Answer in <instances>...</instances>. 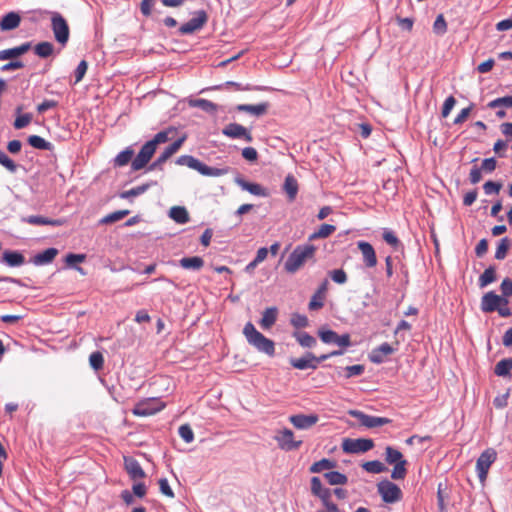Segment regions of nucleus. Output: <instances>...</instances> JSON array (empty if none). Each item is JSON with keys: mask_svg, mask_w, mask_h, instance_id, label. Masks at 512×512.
Here are the masks:
<instances>
[{"mask_svg": "<svg viewBox=\"0 0 512 512\" xmlns=\"http://www.w3.org/2000/svg\"><path fill=\"white\" fill-rule=\"evenodd\" d=\"M173 128H169L167 130H163L158 132L154 135V137L146 142L142 148L140 149L139 153L136 155V157L132 160L131 168L133 171H138L144 168L151 158L153 157L157 146L159 144L166 143L170 137L169 135L174 133Z\"/></svg>", "mask_w": 512, "mask_h": 512, "instance_id": "obj_1", "label": "nucleus"}, {"mask_svg": "<svg viewBox=\"0 0 512 512\" xmlns=\"http://www.w3.org/2000/svg\"><path fill=\"white\" fill-rule=\"evenodd\" d=\"M316 247L312 244L298 245L289 255L284 264V269L287 273H296L303 265L314 258Z\"/></svg>", "mask_w": 512, "mask_h": 512, "instance_id": "obj_2", "label": "nucleus"}, {"mask_svg": "<svg viewBox=\"0 0 512 512\" xmlns=\"http://www.w3.org/2000/svg\"><path fill=\"white\" fill-rule=\"evenodd\" d=\"M243 334L245 335L248 343L254 346L258 351L269 356L274 355V342L260 333L251 322L246 323L243 329Z\"/></svg>", "mask_w": 512, "mask_h": 512, "instance_id": "obj_3", "label": "nucleus"}, {"mask_svg": "<svg viewBox=\"0 0 512 512\" xmlns=\"http://www.w3.org/2000/svg\"><path fill=\"white\" fill-rule=\"evenodd\" d=\"M176 164L180 166H187L191 169L198 171L204 176L219 177L225 175L228 170L207 166L200 162L198 159L191 155H182L177 158Z\"/></svg>", "mask_w": 512, "mask_h": 512, "instance_id": "obj_4", "label": "nucleus"}, {"mask_svg": "<svg viewBox=\"0 0 512 512\" xmlns=\"http://www.w3.org/2000/svg\"><path fill=\"white\" fill-rule=\"evenodd\" d=\"M385 461L388 464H393L394 468L391 473V478L394 480H403L407 475V461L403 458V454L391 447L387 446L385 449Z\"/></svg>", "mask_w": 512, "mask_h": 512, "instance_id": "obj_5", "label": "nucleus"}, {"mask_svg": "<svg viewBox=\"0 0 512 512\" xmlns=\"http://www.w3.org/2000/svg\"><path fill=\"white\" fill-rule=\"evenodd\" d=\"M51 29L55 40L62 46H65L70 37V28L66 19L58 12L52 13Z\"/></svg>", "mask_w": 512, "mask_h": 512, "instance_id": "obj_6", "label": "nucleus"}, {"mask_svg": "<svg viewBox=\"0 0 512 512\" xmlns=\"http://www.w3.org/2000/svg\"><path fill=\"white\" fill-rule=\"evenodd\" d=\"M165 408V403L162 402L159 398H146L144 400L139 401L134 408L132 409V413L135 416L139 417H147L156 414Z\"/></svg>", "mask_w": 512, "mask_h": 512, "instance_id": "obj_7", "label": "nucleus"}, {"mask_svg": "<svg viewBox=\"0 0 512 512\" xmlns=\"http://www.w3.org/2000/svg\"><path fill=\"white\" fill-rule=\"evenodd\" d=\"M377 491L382 500L388 504L396 503L403 497V493L399 486L389 480L380 481L377 484Z\"/></svg>", "mask_w": 512, "mask_h": 512, "instance_id": "obj_8", "label": "nucleus"}, {"mask_svg": "<svg viewBox=\"0 0 512 512\" xmlns=\"http://www.w3.org/2000/svg\"><path fill=\"white\" fill-rule=\"evenodd\" d=\"M274 439L278 447L284 451H294L302 445V440H296L294 432L288 428L278 430Z\"/></svg>", "mask_w": 512, "mask_h": 512, "instance_id": "obj_9", "label": "nucleus"}, {"mask_svg": "<svg viewBox=\"0 0 512 512\" xmlns=\"http://www.w3.org/2000/svg\"><path fill=\"white\" fill-rule=\"evenodd\" d=\"M497 453L494 449L488 448L481 453L476 461V471L480 482H485L490 466L495 462Z\"/></svg>", "mask_w": 512, "mask_h": 512, "instance_id": "obj_10", "label": "nucleus"}, {"mask_svg": "<svg viewBox=\"0 0 512 512\" xmlns=\"http://www.w3.org/2000/svg\"><path fill=\"white\" fill-rule=\"evenodd\" d=\"M374 447V441L367 438H345L342 442V450L348 454L365 453Z\"/></svg>", "mask_w": 512, "mask_h": 512, "instance_id": "obj_11", "label": "nucleus"}, {"mask_svg": "<svg viewBox=\"0 0 512 512\" xmlns=\"http://www.w3.org/2000/svg\"><path fill=\"white\" fill-rule=\"evenodd\" d=\"M207 21L208 15L206 11L198 10L194 13L193 18L180 26L179 33L181 35L193 34L194 32L201 30Z\"/></svg>", "mask_w": 512, "mask_h": 512, "instance_id": "obj_12", "label": "nucleus"}, {"mask_svg": "<svg viewBox=\"0 0 512 512\" xmlns=\"http://www.w3.org/2000/svg\"><path fill=\"white\" fill-rule=\"evenodd\" d=\"M348 414L356 418L360 424L366 428H375L391 423V419L386 417L371 416L360 410H349Z\"/></svg>", "mask_w": 512, "mask_h": 512, "instance_id": "obj_13", "label": "nucleus"}, {"mask_svg": "<svg viewBox=\"0 0 512 512\" xmlns=\"http://www.w3.org/2000/svg\"><path fill=\"white\" fill-rule=\"evenodd\" d=\"M319 338L326 344L335 343L341 347H348L351 345L350 335H338L335 331L321 328L318 330Z\"/></svg>", "mask_w": 512, "mask_h": 512, "instance_id": "obj_14", "label": "nucleus"}, {"mask_svg": "<svg viewBox=\"0 0 512 512\" xmlns=\"http://www.w3.org/2000/svg\"><path fill=\"white\" fill-rule=\"evenodd\" d=\"M508 300L502 296L497 295L493 291L487 292L481 299V310L485 313L496 311L501 304H508Z\"/></svg>", "mask_w": 512, "mask_h": 512, "instance_id": "obj_15", "label": "nucleus"}, {"mask_svg": "<svg viewBox=\"0 0 512 512\" xmlns=\"http://www.w3.org/2000/svg\"><path fill=\"white\" fill-rule=\"evenodd\" d=\"M319 421L316 414H295L289 417V422L299 430H306L313 427Z\"/></svg>", "mask_w": 512, "mask_h": 512, "instance_id": "obj_16", "label": "nucleus"}, {"mask_svg": "<svg viewBox=\"0 0 512 512\" xmlns=\"http://www.w3.org/2000/svg\"><path fill=\"white\" fill-rule=\"evenodd\" d=\"M185 141V137H181L178 140L174 141L165 150L158 156L155 162L150 166V169H155L164 164L170 157H172L183 145Z\"/></svg>", "mask_w": 512, "mask_h": 512, "instance_id": "obj_17", "label": "nucleus"}, {"mask_svg": "<svg viewBox=\"0 0 512 512\" xmlns=\"http://www.w3.org/2000/svg\"><path fill=\"white\" fill-rule=\"evenodd\" d=\"M320 362L322 361L319 360V357H316L310 352L306 353L304 357L292 358L290 360L291 366L299 370H305L308 368L316 369Z\"/></svg>", "mask_w": 512, "mask_h": 512, "instance_id": "obj_18", "label": "nucleus"}, {"mask_svg": "<svg viewBox=\"0 0 512 512\" xmlns=\"http://www.w3.org/2000/svg\"><path fill=\"white\" fill-rule=\"evenodd\" d=\"M223 134L233 138H243L247 142L253 140L251 133L242 125L237 123H230L223 129Z\"/></svg>", "mask_w": 512, "mask_h": 512, "instance_id": "obj_19", "label": "nucleus"}, {"mask_svg": "<svg viewBox=\"0 0 512 512\" xmlns=\"http://www.w3.org/2000/svg\"><path fill=\"white\" fill-rule=\"evenodd\" d=\"M358 249L362 253L363 262L367 268H373L377 265V256L373 246L365 241L357 243Z\"/></svg>", "mask_w": 512, "mask_h": 512, "instance_id": "obj_20", "label": "nucleus"}, {"mask_svg": "<svg viewBox=\"0 0 512 512\" xmlns=\"http://www.w3.org/2000/svg\"><path fill=\"white\" fill-rule=\"evenodd\" d=\"M124 466L129 477L136 481L145 478L146 474L139 462L132 457H124Z\"/></svg>", "mask_w": 512, "mask_h": 512, "instance_id": "obj_21", "label": "nucleus"}, {"mask_svg": "<svg viewBox=\"0 0 512 512\" xmlns=\"http://www.w3.org/2000/svg\"><path fill=\"white\" fill-rule=\"evenodd\" d=\"M394 351V348L390 344L383 343L372 350L369 359L375 364H380L384 362L386 356L393 354Z\"/></svg>", "mask_w": 512, "mask_h": 512, "instance_id": "obj_22", "label": "nucleus"}, {"mask_svg": "<svg viewBox=\"0 0 512 512\" xmlns=\"http://www.w3.org/2000/svg\"><path fill=\"white\" fill-rule=\"evenodd\" d=\"M235 182L238 186H240L243 190L248 191L249 193L256 195V196H262L267 197L269 195L267 189L262 187L260 184L257 183H251L243 178H236Z\"/></svg>", "mask_w": 512, "mask_h": 512, "instance_id": "obj_23", "label": "nucleus"}, {"mask_svg": "<svg viewBox=\"0 0 512 512\" xmlns=\"http://www.w3.org/2000/svg\"><path fill=\"white\" fill-rule=\"evenodd\" d=\"M21 22V16L17 12H9L4 15L0 21L1 31H10L16 29Z\"/></svg>", "mask_w": 512, "mask_h": 512, "instance_id": "obj_24", "label": "nucleus"}, {"mask_svg": "<svg viewBox=\"0 0 512 512\" xmlns=\"http://www.w3.org/2000/svg\"><path fill=\"white\" fill-rule=\"evenodd\" d=\"M30 48H31V43L26 42V43L21 44L20 46L14 47V48L1 50L0 51V60L17 58V57L25 54L26 52H28Z\"/></svg>", "mask_w": 512, "mask_h": 512, "instance_id": "obj_25", "label": "nucleus"}, {"mask_svg": "<svg viewBox=\"0 0 512 512\" xmlns=\"http://www.w3.org/2000/svg\"><path fill=\"white\" fill-rule=\"evenodd\" d=\"M2 260L10 267H18L25 263V257L22 253L11 250L3 252Z\"/></svg>", "mask_w": 512, "mask_h": 512, "instance_id": "obj_26", "label": "nucleus"}, {"mask_svg": "<svg viewBox=\"0 0 512 512\" xmlns=\"http://www.w3.org/2000/svg\"><path fill=\"white\" fill-rule=\"evenodd\" d=\"M24 222L31 225H50L61 226L64 222L61 219H49L39 215H31L23 219Z\"/></svg>", "mask_w": 512, "mask_h": 512, "instance_id": "obj_27", "label": "nucleus"}, {"mask_svg": "<svg viewBox=\"0 0 512 512\" xmlns=\"http://www.w3.org/2000/svg\"><path fill=\"white\" fill-rule=\"evenodd\" d=\"M58 254V250L56 248H48L38 254H36L33 258V263L35 265H45L51 263Z\"/></svg>", "mask_w": 512, "mask_h": 512, "instance_id": "obj_28", "label": "nucleus"}, {"mask_svg": "<svg viewBox=\"0 0 512 512\" xmlns=\"http://www.w3.org/2000/svg\"><path fill=\"white\" fill-rule=\"evenodd\" d=\"M278 310L276 307H270L265 309L262 314L260 325L264 329L271 328L277 320Z\"/></svg>", "mask_w": 512, "mask_h": 512, "instance_id": "obj_29", "label": "nucleus"}, {"mask_svg": "<svg viewBox=\"0 0 512 512\" xmlns=\"http://www.w3.org/2000/svg\"><path fill=\"white\" fill-rule=\"evenodd\" d=\"M268 103H260L257 105L240 104L237 106L238 111L247 112L255 116L264 115L267 112Z\"/></svg>", "mask_w": 512, "mask_h": 512, "instance_id": "obj_30", "label": "nucleus"}, {"mask_svg": "<svg viewBox=\"0 0 512 512\" xmlns=\"http://www.w3.org/2000/svg\"><path fill=\"white\" fill-rule=\"evenodd\" d=\"M283 189L286 192L289 201L295 200L298 193V182L292 175H287L284 181Z\"/></svg>", "mask_w": 512, "mask_h": 512, "instance_id": "obj_31", "label": "nucleus"}, {"mask_svg": "<svg viewBox=\"0 0 512 512\" xmlns=\"http://www.w3.org/2000/svg\"><path fill=\"white\" fill-rule=\"evenodd\" d=\"M169 216L179 224H185L189 221V213L187 209L182 206H173L169 211Z\"/></svg>", "mask_w": 512, "mask_h": 512, "instance_id": "obj_32", "label": "nucleus"}, {"mask_svg": "<svg viewBox=\"0 0 512 512\" xmlns=\"http://www.w3.org/2000/svg\"><path fill=\"white\" fill-rule=\"evenodd\" d=\"M180 266L184 269L200 270L204 266V260L199 256L184 257L179 261Z\"/></svg>", "mask_w": 512, "mask_h": 512, "instance_id": "obj_33", "label": "nucleus"}, {"mask_svg": "<svg viewBox=\"0 0 512 512\" xmlns=\"http://www.w3.org/2000/svg\"><path fill=\"white\" fill-rule=\"evenodd\" d=\"M337 463L333 460L323 458L317 462H314L310 468L309 471L311 473H321L325 470H330L335 468Z\"/></svg>", "mask_w": 512, "mask_h": 512, "instance_id": "obj_34", "label": "nucleus"}, {"mask_svg": "<svg viewBox=\"0 0 512 512\" xmlns=\"http://www.w3.org/2000/svg\"><path fill=\"white\" fill-rule=\"evenodd\" d=\"M512 370V358H506L500 360L494 368V373L497 376H508Z\"/></svg>", "mask_w": 512, "mask_h": 512, "instance_id": "obj_35", "label": "nucleus"}, {"mask_svg": "<svg viewBox=\"0 0 512 512\" xmlns=\"http://www.w3.org/2000/svg\"><path fill=\"white\" fill-rule=\"evenodd\" d=\"M34 52L41 58H47L53 54L54 46L51 42L43 41L34 47Z\"/></svg>", "mask_w": 512, "mask_h": 512, "instance_id": "obj_36", "label": "nucleus"}, {"mask_svg": "<svg viewBox=\"0 0 512 512\" xmlns=\"http://www.w3.org/2000/svg\"><path fill=\"white\" fill-rule=\"evenodd\" d=\"M336 231V227L331 224H322L317 231L309 236V240L327 238Z\"/></svg>", "mask_w": 512, "mask_h": 512, "instance_id": "obj_37", "label": "nucleus"}, {"mask_svg": "<svg viewBox=\"0 0 512 512\" xmlns=\"http://www.w3.org/2000/svg\"><path fill=\"white\" fill-rule=\"evenodd\" d=\"M324 477L330 485H344L348 482L347 476L337 471L326 472Z\"/></svg>", "mask_w": 512, "mask_h": 512, "instance_id": "obj_38", "label": "nucleus"}, {"mask_svg": "<svg viewBox=\"0 0 512 512\" xmlns=\"http://www.w3.org/2000/svg\"><path fill=\"white\" fill-rule=\"evenodd\" d=\"M133 155H134L133 149L128 147L125 150L121 151L116 156L114 163L116 166L123 167V166L127 165L130 161L132 162Z\"/></svg>", "mask_w": 512, "mask_h": 512, "instance_id": "obj_39", "label": "nucleus"}, {"mask_svg": "<svg viewBox=\"0 0 512 512\" xmlns=\"http://www.w3.org/2000/svg\"><path fill=\"white\" fill-rule=\"evenodd\" d=\"M362 468L365 471L374 474H379L387 471V467L379 460L367 461L363 463Z\"/></svg>", "mask_w": 512, "mask_h": 512, "instance_id": "obj_40", "label": "nucleus"}, {"mask_svg": "<svg viewBox=\"0 0 512 512\" xmlns=\"http://www.w3.org/2000/svg\"><path fill=\"white\" fill-rule=\"evenodd\" d=\"M28 143L36 149L41 150H51L52 144L48 141H46L44 138L38 136V135H31L28 138Z\"/></svg>", "mask_w": 512, "mask_h": 512, "instance_id": "obj_41", "label": "nucleus"}, {"mask_svg": "<svg viewBox=\"0 0 512 512\" xmlns=\"http://www.w3.org/2000/svg\"><path fill=\"white\" fill-rule=\"evenodd\" d=\"M496 280V271L495 268L490 266L481 274L479 277V285L480 287H486L490 283Z\"/></svg>", "mask_w": 512, "mask_h": 512, "instance_id": "obj_42", "label": "nucleus"}, {"mask_svg": "<svg viewBox=\"0 0 512 512\" xmlns=\"http://www.w3.org/2000/svg\"><path fill=\"white\" fill-rule=\"evenodd\" d=\"M294 337L302 347L311 348L316 344L315 338L306 332H295Z\"/></svg>", "mask_w": 512, "mask_h": 512, "instance_id": "obj_43", "label": "nucleus"}, {"mask_svg": "<svg viewBox=\"0 0 512 512\" xmlns=\"http://www.w3.org/2000/svg\"><path fill=\"white\" fill-rule=\"evenodd\" d=\"M190 105L193 107H199L209 113H214L217 110V105L206 99L192 100L190 101Z\"/></svg>", "mask_w": 512, "mask_h": 512, "instance_id": "obj_44", "label": "nucleus"}, {"mask_svg": "<svg viewBox=\"0 0 512 512\" xmlns=\"http://www.w3.org/2000/svg\"><path fill=\"white\" fill-rule=\"evenodd\" d=\"M510 246H511L510 240L507 237L502 238L497 246V249L495 252V258L497 260H503L506 257Z\"/></svg>", "mask_w": 512, "mask_h": 512, "instance_id": "obj_45", "label": "nucleus"}, {"mask_svg": "<svg viewBox=\"0 0 512 512\" xmlns=\"http://www.w3.org/2000/svg\"><path fill=\"white\" fill-rule=\"evenodd\" d=\"M331 490L328 488H323V490L317 495L328 510H336V504L331 501Z\"/></svg>", "mask_w": 512, "mask_h": 512, "instance_id": "obj_46", "label": "nucleus"}, {"mask_svg": "<svg viewBox=\"0 0 512 512\" xmlns=\"http://www.w3.org/2000/svg\"><path fill=\"white\" fill-rule=\"evenodd\" d=\"M89 364L95 371L101 370L104 366L103 354L99 351L91 353L89 356Z\"/></svg>", "mask_w": 512, "mask_h": 512, "instance_id": "obj_47", "label": "nucleus"}, {"mask_svg": "<svg viewBox=\"0 0 512 512\" xmlns=\"http://www.w3.org/2000/svg\"><path fill=\"white\" fill-rule=\"evenodd\" d=\"M487 107L491 108V109H494L497 107L510 108V107H512V96H505V97L494 99L487 104Z\"/></svg>", "mask_w": 512, "mask_h": 512, "instance_id": "obj_48", "label": "nucleus"}, {"mask_svg": "<svg viewBox=\"0 0 512 512\" xmlns=\"http://www.w3.org/2000/svg\"><path fill=\"white\" fill-rule=\"evenodd\" d=\"M326 296L322 295V294H319V292H315L312 297H311V300L309 302V309L310 310H319L321 309L323 306H324V300H325Z\"/></svg>", "mask_w": 512, "mask_h": 512, "instance_id": "obj_49", "label": "nucleus"}, {"mask_svg": "<svg viewBox=\"0 0 512 512\" xmlns=\"http://www.w3.org/2000/svg\"><path fill=\"white\" fill-rule=\"evenodd\" d=\"M0 164L4 166L11 173H15L17 171V165L15 162L8 157V155L0 149Z\"/></svg>", "mask_w": 512, "mask_h": 512, "instance_id": "obj_50", "label": "nucleus"}, {"mask_svg": "<svg viewBox=\"0 0 512 512\" xmlns=\"http://www.w3.org/2000/svg\"><path fill=\"white\" fill-rule=\"evenodd\" d=\"M129 214V211L128 210H120V211H116V212H113L107 216H105L102 220H101V223L103 224H108V223H114L116 221H119L121 219H123L124 217H126L127 215Z\"/></svg>", "mask_w": 512, "mask_h": 512, "instance_id": "obj_51", "label": "nucleus"}, {"mask_svg": "<svg viewBox=\"0 0 512 512\" xmlns=\"http://www.w3.org/2000/svg\"><path fill=\"white\" fill-rule=\"evenodd\" d=\"M433 31L437 34V35H443L446 33L447 31V23H446V20L444 18V16L442 14H439L437 17H436V20L433 24Z\"/></svg>", "mask_w": 512, "mask_h": 512, "instance_id": "obj_52", "label": "nucleus"}, {"mask_svg": "<svg viewBox=\"0 0 512 512\" xmlns=\"http://www.w3.org/2000/svg\"><path fill=\"white\" fill-rule=\"evenodd\" d=\"M179 435L186 442L191 443L194 439L192 428L188 424H183L179 427Z\"/></svg>", "mask_w": 512, "mask_h": 512, "instance_id": "obj_53", "label": "nucleus"}, {"mask_svg": "<svg viewBox=\"0 0 512 512\" xmlns=\"http://www.w3.org/2000/svg\"><path fill=\"white\" fill-rule=\"evenodd\" d=\"M330 278L337 284H344L347 282V274L343 269H335L329 272Z\"/></svg>", "mask_w": 512, "mask_h": 512, "instance_id": "obj_54", "label": "nucleus"}, {"mask_svg": "<svg viewBox=\"0 0 512 512\" xmlns=\"http://www.w3.org/2000/svg\"><path fill=\"white\" fill-rule=\"evenodd\" d=\"M32 121V115L30 113L19 115L14 121V127L16 129H22L28 126Z\"/></svg>", "mask_w": 512, "mask_h": 512, "instance_id": "obj_55", "label": "nucleus"}, {"mask_svg": "<svg viewBox=\"0 0 512 512\" xmlns=\"http://www.w3.org/2000/svg\"><path fill=\"white\" fill-rule=\"evenodd\" d=\"M149 185L148 184H143V185H140V186H137V187H134L128 191H125L121 194V197L122 198H129V197H133V196H138L142 193H144L147 189H148Z\"/></svg>", "mask_w": 512, "mask_h": 512, "instance_id": "obj_56", "label": "nucleus"}, {"mask_svg": "<svg viewBox=\"0 0 512 512\" xmlns=\"http://www.w3.org/2000/svg\"><path fill=\"white\" fill-rule=\"evenodd\" d=\"M86 259L85 254H73L69 253L65 257V262L68 266L73 267L76 263H82Z\"/></svg>", "mask_w": 512, "mask_h": 512, "instance_id": "obj_57", "label": "nucleus"}, {"mask_svg": "<svg viewBox=\"0 0 512 512\" xmlns=\"http://www.w3.org/2000/svg\"><path fill=\"white\" fill-rule=\"evenodd\" d=\"M455 104H456V99L454 98V96H449L448 98H446V100L444 101L443 107H442V111H441V115L443 118L448 117L451 110L454 108Z\"/></svg>", "mask_w": 512, "mask_h": 512, "instance_id": "obj_58", "label": "nucleus"}, {"mask_svg": "<svg viewBox=\"0 0 512 512\" xmlns=\"http://www.w3.org/2000/svg\"><path fill=\"white\" fill-rule=\"evenodd\" d=\"M291 324L296 328L306 327L308 325V319L305 315L293 314Z\"/></svg>", "mask_w": 512, "mask_h": 512, "instance_id": "obj_59", "label": "nucleus"}, {"mask_svg": "<svg viewBox=\"0 0 512 512\" xmlns=\"http://www.w3.org/2000/svg\"><path fill=\"white\" fill-rule=\"evenodd\" d=\"M87 69V62L85 60H82L75 70V83H79L83 79L84 75L87 72Z\"/></svg>", "mask_w": 512, "mask_h": 512, "instance_id": "obj_60", "label": "nucleus"}, {"mask_svg": "<svg viewBox=\"0 0 512 512\" xmlns=\"http://www.w3.org/2000/svg\"><path fill=\"white\" fill-rule=\"evenodd\" d=\"M345 370L347 372L346 377L350 378L353 376L361 375L364 372V366L361 364H356V365H352V366H347Z\"/></svg>", "mask_w": 512, "mask_h": 512, "instance_id": "obj_61", "label": "nucleus"}, {"mask_svg": "<svg viewBox=\"0 0 512 512\" xmlns=\"http://www.w3.org/2000/svg\"><path fill=\"white\" fill-rule=\"evenodd\" d=\"M501 187H502V185L500 183H496V182H493V181H487L483 185L484 192L487 195H490L492 193H498L500 191Z\"/></svg>", "mask_w": 512, "mask_h": 512, "instance_id": "obj_62", "label": "nucleus"}, {"mask_svg": "<svg viewBox=\"0 0 512 512\" xmlns=\"http://www.w3.org/2000/svg\"><path fill=\"white\" fill-rule=\"evenodd\" d=\"M242 156L247 161L253 162L256 161L258 158V153L255 148L253 147H245L242 150Z\"/></svg>", "mask_w": 512, "mask_h": 512, "instance_id": "obj_63", "label": "nucleus"}, {"mask_svg": "<svg viewBox=\"0 0 512 512\" xmlns=\"http://www.w3.org/2000/svg\"><path fill=\"white\" fill-rule=\"evenodd\" d=\"M500 288H501V292H502V295L504 298L512 296V280L511 279L505 278L502 281Z\"/></svg>", "mask_w": 512, "mask_h": 512, "instance_id": "obj_64", "label": "nucleus"}]
</instances>
